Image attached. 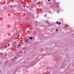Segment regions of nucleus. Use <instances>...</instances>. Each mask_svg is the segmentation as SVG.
<instances>
[{
  "mask_svg": "<svg viewBox=\"0 0 74 74\" xmlns=\"http://www.w3.org/2000/svg\"><path fill=\"white\" fill-rule=\"evenodd\" d=\"M3 46V45H0V47H1V46Z\"/></svg>",
  "mask_w": 74,
  "mask_h": 74,
  "instance_id": "obj_12",
  "label": "nucleus"
},
{
  "mask_svg": "<svg viewBox=\"0 0 74 74\" xmlns=\"http://www.w3.org/2000/svg\"><path fill=\"white\" fill-rule=\"evenodd\" d=\"M47 22H48V23H49V21H47Z\"/></svg>",
  "mask_w": 74,
  "mask_h": 74,
  "instance_id": "obj_11",
  "label": "nucleus"
},
{
  "mask_svg": "<svg viewBox=\"0 0 74 74\" xmlns=\"http://www.w3.org/2000/svg\"><path fill=\"white\" fill-rule=\"evenodd\" d=\"M29 38H28L27 40L26 39L25 40V42H26V43H27V42L29 41Z\"/></svg>",
  "mask_w": 74,
  "mask_h": 74,
  "instance_id": "obj_1",
  "label": "nucleus"
},
{
  "mask_svg": "<svg viewBox=\"0 0 74 74\" xmlns=\"http://www.w3.org/2000/svg\"><path fill=\"white\" fill-rule=\"evenodd\" d=\"M21 45H18V48H19V46H20Z\"/></svg>",
  "mask_w": 74,
  "mask_h": 74,
  "instance_id": "obj_6",
  "label": "nucleus"
},
{
  "mask_svg": "<svg viewBox=\"0 0 74 74\" xmlns=\"http://www.w3.org/2000/svg\"><path fill=\"white\" fill-rule=\"evenodd\" d=\"M58 24H59V25H61V23H58Z\"/></svg>",
  "mask_w": 74,
  "mask_h": 74,
  "instance_id": "obj_9",
  "label": "nucleus"
},
{
  "mask_svg": "<svg viewBox=\"0 0 74 74\" xmlns=\"http://www.w3.org/2000/svg\"><path fill=\"white\" fill-rule=\"evenodd\" d=\"M16 57H15L14 58V59H16Z\"/></svg>",
  "mask_w": 74,
  "mask_h": 74,
  "instance_id": "obj_8",
  "label": "nucleus"
},
{
  "mask_svg": "<svg viewBox=\"0 0 74 74\" xmlns=\"http://www.w3.org/2000/svg\"><path fill=\"white\" fill-rule=\"evenodd\" d=\"M29 39H30V40H32V39H33V37L31 36L30 37V38H29Z\"/></svg>",
  "mask_w": 74,
  "mask_h": 74,
  "instance_id": "obj_2",
  "label": "nucleus"
},
{
  "mask_svg": "<svg viewBox=\"0 0 74 74\" xmlns=\"http://www.w3.org/2000/svg\"><path fill=\"white\" fill-rule=\"evenodd\" d=\"M65 27H69V25H66Z\"/></svg>",
  "mask_w": 74,
  "mask_h": 74,
  "instance_id": "obj_3",
  "label": "nucleus"
},
{
  "mask_svg": "<svg viewBox=\"0 0 74 74\" xmlns=\"http://www.w3.org/2000/svg\"><path fill=\"white\" fill-rule=\"evenodd\" d=\"M59 31V30L58 29H56V32H58V31Z\"/></svg>",
  "mask_w": 74,
  "mask_h": 74,
  "instance_id": "obj_5",
  "label": "nucleus"
},
{
  "mask_svg": "<svg viewBox=\"0 0 74 74\" xmlns=\"http://www.w3.org/2000/svg\"><path fill=\"white\" fill-rule=\"evenodd\" d=\"M47 16V14H45L44 15L45 16Z\"/></svg>",
  "mask_w": 74,
  "mask_h": 74,
  "instance_id": "obj_7",
  "label": "nucleus"
},
{
  "mask_svg": "<svg viewBox=\"0 0 74 74\" xmlns=\"http://www.w3.org/2000/svg\"><path fill=\"white\" fill-rule=\"evenodd\" d=\"M48 1H51V0H48Z\"/></svg>",
  "mask_w": 74,
  "mask_h": 74,
  "instance_id": "obj_10",
  "label": "nucleus"
},
{
  "mask_svg": "<svg viewBox=\"0 0 74 74\" xmlns=\"http://www.w3.org/2000/svg\"><path fill=\"white\" fill-rule=\"evenodd\" d=\"M58 22H59L57 21V22H56V23H57V24H59Z\"/></svg>",
  "mask_w": 74,
  "mask_h": 74,
  "instance_id": "obj_4",
  "label": "nucleus"
}]
</instances>
